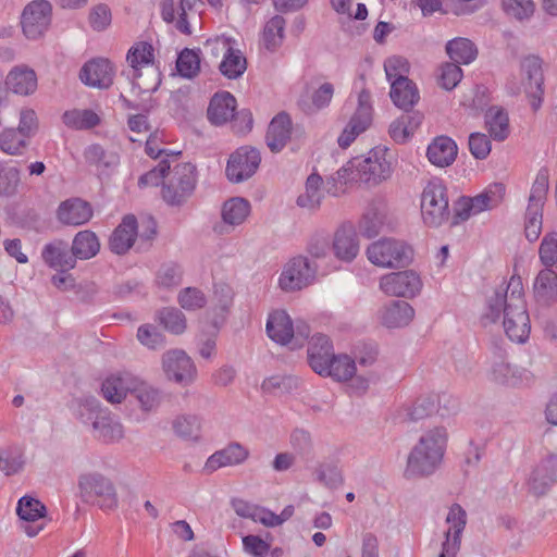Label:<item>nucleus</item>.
I'll list each match as a JSON object with an SVG mask.
<instances>
[{
	"mask_svg": "<svg viewBox=\"0 0 557 557\" xmlns=\"http://www.w3.org/2000/svg\"><path fill=\"white\" fill-rule=\"evenodd\" d=\"M485 125L490 136L497 141L505 140L510 133L508 113L500 107H491L486 111Z\"/></svg>",
	"mask_w": 557,
	"mask_h": 557,
	"instance_id": "ea45409f",
	"label": "nucleus"
},
{
	"mask_svg": "<svg viewBox=\"0 0 557 557\" xmlns=\"http://www.w3.org/2000/svg\"><path fill=\"white\" fill-rule=\"evenodd\" d=\"M153 47L149 42H136L127 52L126 61L134 72L141 71L145 66L153 64Z\"/></svg>",
	"mask_w": 557,
	"mask_h": 557,
	"instance_id": "09e8293b",
	"label": "nucleus"
},
{
	"mask_svg": "<svg viewBox=\"0 0 557 557\" xmlns=\"http://www.w3.org/2000/svg\"><path fill=\"white\" fill-rule=\"evenodd\" d=\"M180 306L187 311H196L207 304L205 294L196 287L183 288L177 295Z\"/></svg>",
	"mask_w": 557,
	"mask_h": 557,
	"instance_id": "774afa93",
	"label": "nucleus"
},
{
	"mask_svg": "<svg viewBox=\"0 0 557 557\" xmlns=\"http://www.w3.org/2000/svg\"><path fill=\"white\" fill-rule=\"evenodd\" d=\"M52 7L46 0H35L28 3L22 13L21 24L28 39L41 37L51 22Z\"/></svg>",
	"mask_w": 557,
	"mask_h": 557,
	"instance_id": "4468645a",
	"label": "nucleus"
},
{
	"mask_svg": "<svg viewBox=\"0 0 557 557\" xmlns=\"http://www.w3.org/2000/svg\"><path fill=\"white\" fill-rule=\"evenodd\" d=\"M414 310L406 301L395 300L383 306L379 311L381 323L388 329L404 327L413 319Z\"/></svg>",
	"mask_w": 557,
	"mask_h": 557,
	"instance_id": "c756f323",
	"label": "nucleus"
},
{
	"mask_svg": "<svg viewBox=\"0 0 557 557\" xmlns=\"http://www.w3.org/2000/svg\"><path fill=\"white\" fill-rule=\"evenodd\" d=\"M25 465L24 451L20 446H10L0 450V470L5 475L21 472Z\"/></svg>",
	"mask_w": 557,
	"mask_h": 557,
	"instance_id": "864d4df0",
	"label": "nucleus"
},
{
	"mask_svg": "<svg viewBox=\"0 0 557 557\" xmlns=\"http://www.w3.org/2000/svg\"><path fill=\"white\" fill-rule=\"evenodd\" d=\"M447 438L444 426L424 432L407 457L405 478H425L435 473L443 461Z\"/></svg>",
	"mask_w": 557,
	"mask_h": 557,
	"instance_id": "f03ea898",
	"label": "nucleus"
},
{
	"mask_svg": "<svg viewBox=\"0 0 557 557\" xmlns=\"http://www.w3.org/2000/svg\"><path fill=\"white\" fill-rule=\"evenodd\" d=\"M138 377L129 372H117L109 375L101 385L103 397L111 404H121L127 394L134 392Z\"/></svg>",
	"mask_w": 557,
	"mask_h": 557,
	"instance_id": "5701e85b",
	"label": "nucleus"
},
{
	"mask_svg": "<svg viewBox=\"0 0 557 557\" xmlns=\"http://www.w3.org/2000/svg\"><path fill=\"white\" fill-rule=\"evenodd\" d=\"M457 408L456 399L450 396L429 395L418 398L408 409L407 416L410 421L417 422L434 413L445 417L455 412Z\"/></svg>",
	"mask_w": 557,
	"mask_h": 557,
	"instance_id": "aec40b11",
	"label": "nucleus"
},
{
	"mask_svg": "<svg viewBox=\"0 0 557 557\" xmlns=\"http://www.w3.org/2000/svg\"><path fill=\"white\" fill-rule=\"evenodd\" d=\"M63 123L75 129H89L100 123V117L92 110H70L62 116Z\"/></svg>",
	"mask_w": 557,
	"mask_h": 557,
	"instance_id": "603ef678",
	"label": "nucleus"
},
{
	"mask_svg": "<svg viewBox=\"0 0 557 557\" xmlns=\"http://www.w3.org/2000/svg\"><path fill=\"white\" fill-rule=\"evenodd\" d=\"M71 249L77 259L88 260L99 252L100 242L94 232L81 231L74 236Z\"/></svg>",
	"mask_w": 557,
	"mask_h": 557,
	"instance_id": "37998d69",
	"label": "nucleus"
},
{
	"mask_svg": "<svg viewBox=\"0 0 557 557\" xmlns=\"http://www.w3.org/2000/svg\"><path fill=\"white\" fill-rule=\"evenodd\" d=\"M44 261L59 272H67L75 268L76 256L66 242L58 239L47 244L41 252Z\"/></svg>",
	"mask_w": 557,
	"mask_h": 557,
	"instance_id": "393cba45",
	"label": "nucleus"
},
{
	"mask_svg": "<svg viewBox=\"0 0 557 557\" xmlns=\"http://www.w3.org/2000/svg\"><path fill=\"white\" fill-rule=\"evenodd\" d=\"M421 215L425 225L438 227L450 216L447 188L440 180L430 181L421 195Z\"/></svg>",
	"mask_w": 557,
	"mask_h": 557,
	"instance_id": "39448f33",
	"label": "nucleus"
},
{
	"mask_svg": "<svg viewBox=\"0 0 557 557\" xmlns=\"http://www.w3.org/2000/svg\"><path fill=\"white\" fill-rule=\"evenodd\" d=\"M293 129L295 132L299 131L302 134V129L299 126L293 128L292 119L288 113L281 112L276 114L270 122L265 135L269 149L272 152H280L286 146Z\"/></svg>",
	"mask_w": 557,
	"mask_h": 557,
	"instance_id": "b1692460",
	"label": "nucleus"
},
{
	"mask_svg": "<svg viewBox=\"0 0 557 557\" xmlns=\"http://www.w3.org/2000/svg\"><path fill=\"white\" fill-rule=\"evenodd\" d=\"M334 255L342 261L354 260L359 252V244L352 230L339 228L336 231L332 245Z\"/></svg>",
	"mask_w": 557,
	"mask_h": 557,
	"instance_id": "58836bf2",
	"label": "nucleus"
},
{
	"mask_svg": "<svg viewBox=\"0 0 557 557\" xmlns=\"http://www.w3.org/2000/svg\"><path fill=\"white\" fill-rule=\"evenodd\" d=\"M446 522L449 524L445 532V540L442 543V550L438 557H457L461 546V534L467 524V513L465 509L454 504L448 511Z\"/></svg>",
	"mask_w": 557,
	"mask_h": 557,
	"instance_id": "412c9836",
	"label": "nucleus"
},
{
	"mask_svg": "<svg viewBox=\"0 0 557 557\" xmlns=\"http://www.w3.org/2000/svg\"><path fill=\"white\" fill-rule=\"evenodd\" d=\"M157 320L172 334L180 335L186 330L185 314L175 307H166L157 312Z\"/></svg>",
	"mask_w": 557,
	"mask_h": 557,
	"instance_id": "3c124183",
	"label": "nucleus"
},
{
	"mask_svg": "<svg viewBox=\"0 0 557 557\" xmlns=\"http://www.w3.org/2000/svg\"><path fill=\"white\" fill-rule=\"evenodd\" d=\"M72 409L75 417L86 425H92L95 420L104 412L100 401L94 396H83L72 401Z\"/></svg>",
	"mask_w": 557,
	"mask_h": 557,
	"instance_id": "79ce46f5",
	"label": "nucleus"
},
{
	"mask_svg": "<svg viewBox=\"0 0 557 557\" xmlns=\"http://www.w3.org/2000/svg\"><path fill=\"white\" fill-rule=\"evenodd\" d=\"M548 191V172L539 171L529 196V203L524 219V233L529 242L539 239L543 225V206Z\"/></svg>",
	"mask_w": 557,
	"mask_h": 557,
	"instance_id": "0eeeda50",
	"label": "nucleus"
},
{
	"mask_svg": "<svg viewBox=\"0 0 557 557\" xmlns=\"http://www.w3.org/2000/svg\"><path fill=\"white\" fill-rule=\"evenodd\" d=\"M323 178L318 173H311L305 184V190L296 200L298 207L308 211H315L320 208L324 198V189L322 188Z\"/></svg>",
	"mask_w": 557,
	"mask_h": 557,
	"instance_id": "4c0bfd02",
	"label": "nucleus"
},
{
	"mask_svg": "<svg viewBox=\"0 0 557 557\" xmlns=\"http://www.w3.org/2000/svg\"><path fill=\"white\" fill-rule=\"evenodd\" d=\"M140 227L141 231L135 215H125L109 238L110 250L116 255H124L133 247L137 236L148 242L157 233L156 221L150 216L141 221Z\"/></svg>",
	"mask_w": 557,
	"mask_h": 557,
	"instance_id": "20e7f679",
	"label": "nucleus"
},
{
	"mask_svg": "<svg viewBox=\"0 0 557 557\" xmlns=\"http://www.w3.org/2000/svg\"><path fill=\"white\" fill-rule=\"evenodd\" d=\"M138 342L148 349H161L165 346L164 334L153 324H143L137 330Z\"/></svg>",
	"mask_w": 557,
	"mask_h": 557,
	"instance_id": "680f3d73",
	"label": "nucleus"
},
{
	"mask_svg": "<svg viewBox=\"0 0 557 557\" xmlns=\"http://www.w3.org/2000/svg\"><path fill=\"white\" fill-rule=\"evenodd\" d=\"M261 162L259 150L240 147L231 154L226 165V176L231 182L240 183L251 177Z\"/></svg>",
	"mask_w": 557,
	"mask_h": 557,
	"instance_id": "f3484780",
	"label": "nucleus"
},
{
	"mask_svg": "<svg viewBox=\"0 0 557 557\" xmlns=\"http://www.w3.org/2000/svg\"><path fill=\"white\" fill-rule=\"evenodd\" d=\"M267 333L275 343L287 344L294 337V326L289 315L283 310L272 312L267 321Z\"/></svg>",
	"mask_w": 557,
	"mask_h": 557,
	"instance_id": "e433bc0d",
	"label": "nucleus"
},
{
	"mask_svg": "<svg viewBox=\"0 0 557 557\" xmlns=\"http://www.w3.org/2000/svg\"><path fill=\"white\" fill-rule=\"evenodd\" d=\"M176 69L185 78L195 77L200 71V57L191 49L185 48L177 57Z\"/></svg>",
	"mask_w": 557,
	"mask_h": 557,
	"instance_id": "052dcab7",
	"label": "nucleus"
},
{
	"mask_svg": "<svg viewBox=\"0 0 557 557\" xmlns=\"http://www.w3.org/2000/svg\"><path fill=\"white\" fill-rule=\"evenodd\" d=\"M78 487L85 499H97L102 509H114L117 506V495L112 481L98 472L79 476Z\"/></svg>",
	"mask_w": 557,
	"mask_h": 557,
	"instance_id": "9d476101",
	"label": "nucleus"
},
{
	"mask_svg": "<svg viewBox=\"0 0 557 557\" xmlns=\"http://www.w3.org/2000/svg\"><path fill=\"white\" fill-rule=\"evenodd\" d=\"M315 272V267L309 262L308 258L298 256L286 263L281 273L278 284L283 290H298L313 282Z\"/></svg>",
	"mask_w": 557,
	"mask_h": 557,
	"instance_id": "2eb2a0df",
	"label": "nucleus"
},
{
	"mask_svg": "<svg viewBox=\"0 0 557 557\" xmlns=\"http://www.w3.org/2000/svg\"><path fill=\"white\" fill-rule=\"evenodd\" d=\"M84 157L89 164L98 168H111L119 163V154L113 151H107L100 145H90L85 149Z\"/></svg>",
	"mask_w": 557,
	"mask_h": 557,
	"instance_id": "4d7b16f0",
	"label": "nucleus"
},
{
	"mask_svg": "<svg viewBox=\"0 0 557 557\" xmlns=\"http://www.w3.org/2000/svg\"><path fill=\"white\" fill-rule=\"evenodd\" d=\"M367 256L369 261L377 267L403 268L411 262L413 251L403 240L383 238L368 247Z\"/></svg>",
	"mask_w": 557,
	"mask_h": 557,
	"instance_id": "6e6552de",
	"label": "nucleus"
},
{
	"mask_svg": "<svg viewBox=\"0 0 557 557\" xmlns=\"http://www.w3.org/2000/svg\"><path fill=\"white\" fill-rule=\"evenodd\" d=\"M92 213L90 203L81 198L67 199L58 208V219L65 225H83L92 218Z\"/></svg>",
	"mask_w": 557,
	"mask_h": 557,
	"instance_id": "cd10ccee",
	"label": "nucleus"
},
{
	"mask_svg": "<svg viewBox=\"0 0 557 557\" xmlns=\"http://www.w3.org/2000/svg\"><path fill=\"white\" fill-rule=\"evenodd\" d=\"M247 69V61L242 51L235 46L224 55L219 64V70L225 77L236 79L240 77Z\"/></svg>",
	"mask_w": 557,
	"mask_h": 557,
	"instance_id": "de8ad7c7",
	"label": "nucleus"
},
{
	"mask_svg": "<svg viewBox=\"0 0 557 557\" xmlns=\"http://www.w3.org/2000/svg\"><path fill=\"white\" fill-rule=\"evenodd\" d=\"M249 457V450L235 442L212 454L205 463V471L212 473L223 467L237 466Z\"/></svg>",
	"mask_w": 557,
	"mask_h": 557,
	"instance_id": "bb28decb",
	"label": "nucleus"
},
{
	"mask_svg": "<svg viewBox=\"0 0 557 557\" xmlns=\"http://www.w3.org/2000/svg\"><path fill=\"white\" fill-rule=\"evenodd\" d=\"M357 159L356 157L349 160L345 165H343L335 175H332L326 182V191L333 196H337L339 194V189L337 187V183L341 185H345L349 182H361V177H359V171L357 169Z\"/></svg>",
	"mask_w": 557,
	"mask_h": 557,
	"instance_id": "8fccbe9b",
	"label": "nucleus"
},
{
	"mask_svg": "<svg viewBox=\"0 0 557 557\" xmlns=\"http://www.w3.org/2000/svg\"><path fill=\"white\" fill-rule=\"evenodd\" d=\"M200 419L195 414H182L174 419V432L186 440H197L200 433Z\"/></svg>",
	"mask_w": 557,
	"mask_h": 557,
	"instance_id": "13d9d810",
	"label": "nucleus"
},
{
	"mask_svg": "<svg viewBox=\"0 0 557 557\" xmlns=\"http://www.w3.org/2000/svg\"><path fill=\"white\" fill-rule=\"evenodd\" d=\"M384 71L387 81L391 83L389 96L397 98L399 90L410 87L407 76L410 64L407 59L398 55L387 58L384 62Z\"/></svg>",
	"mask_w": 557,
	"mask_h": 557,
	"instance_id": "7c9ffc66",
	"label": "nucleus"
},
{
	"mask_svg": "<svg viewBox=\"0 0 557 557\" xmlns=\"http://www.w3.org/2000/svg\"><path fill=\"white\" fill-rule=\"evenodd\" d=\"M95 438L104 443H112L123 437L124 431L119 419L108 409L91 425Z\"/></svg>",
	"mask_w": 557,
	"mask_h": 557,
	"instance_id": "c9c22d12",
	"label": "nucleus"
},
{
	"mask_svg": "<svg viewBox=\"0 0 557 557\" xmlns=\"http://www.w3.org/2000/svg\"><path fill=\"white\" fill-rule=\"evenodd\" d=\"M133 394H135L141 409L145 411L154 410L161 403L160 392L139 379Z\"/></svg>",
	"mask_w": 557,
	"mask_h": 557,
	"instance_id": "0e129e2a",
	"label": "nucleus"
},
{
	"mask_svg": "<svg viewBox=\"0 0 557 557\" xmlns=\"http://www.w3.org/2000/svg\"><path fill=\"white\" fill-rule=\"evenodd\" d=\"M7 87L14 94L27 96L37 88V76L34 70L20 65L12 69L5 78Z\"/></svg>",
	"mask_w": 557,
	"mask_h": 557,
	"instance_id": "f704fd0d",
	"label": "nucleus"
},
{
	"mask_svg": "<svg viewBox=\"0 0 557 557\" xmlns=\"http://www.w3.org/2000/svg\"><path fill=\"white\" fill-rule=\"evenodd\" d=\"M505 186L502 183L490 185L481 194L469 198L475 214L496 208L504 199Z\"/></svg>",
	"mask_w": 557,
	"mask_h": 557,
	"instance_id": "a18cd8bd",
	"label": "nucleus"
},
{
	"mask_svg": "<svg viewBox=\"0 0 557 557\" xmlns=\"http://www.w3.org/2000/svg\"><path fill=\"white\" fill-rule=\"evenodd\" d=\"M372 122L371 95L368 90H362L358 97V108L350 121L339 135L337 143L339 147L347 148L363 133Z\"/></svg>",
	"mask_w": 557,
	"mask_h": 557,
	"instance_id": "dca6fc26",
	"label": "nucleus"
},
{
	"mask_svg": "<svg viewBox=\"0 0 557 557\" xmlns=\"http://www.w3.org/2000/svg\"><path fill=\"white\" fill-rule=\"evenodd\" d=\"M197 185L196 166L190 162L177 163L163 181L162 198L170 206H182Z\"/></svg>",
	"mask_w": 557,
	"mask_h": 557,
	"instance_id": "7ed1b4c3",
	"label": "nucleus"
},
{
	"mask_svg": "<svg viewBox=\"0 0 557 557\" xmlns=\"http://www.w3.org/2000/svg\"><path fill=\"white\" fill-rule=\"evenodd\" d=\"M20 184L17 168L0 163V196L11 197L16 194Z\"/></svg>",
	"mask_w": 557,
	"mask_h": 557,
	"instance_id": "69168bd1",
	"label": "nucleus"
},
{
	"mask_svg": "<svg viewBox=\"0 0 557 557\" xmlns=\"http://www.w3.org/2000/svg\"><path fill=\"white\" fill-rule=\"evenodd\" d=\"M535 296L542 301H549L557 296V272L552 268L541 270L534 282Z\"/></svg>",
	"mask_w": 557,
	"mask_h": 557,
	"instance_id": "49530a36",
	"label": "nucleus"
},
{
	"mask_svg": "<svg viewBox=\"0 0 557 557\" xmlns=\"http://www.w3.org/2000/svg\"><path fill=\"white\" fill-rule=\"evenodd\" d=\"M503 315L507 336L516 343H524L530 334V318L524 300L521 277L512 275L506 287L496 288L487 296L484 322L494 323Z\"/></svg>",
	"mask_w": 557,
	"mask_h": 557,
	"instance_id": "f257e3e1",
	"label": "nucleus"
},
{
	"mask_svg": "<svg viewBox=\"0 0 557 557\" xmlns=\"http://www.w3.org/2000/svg\"><path fill=\"white\" fill-rule=\"evenodd\" d=\"M326 371L322 372V376H331L334 381L346 382L356 374V361L348 355H334L326 364Z\"/></svg>",
	"mask_w": 557,
	"mask_h": 557,
	"instance_id": "a19ab883",
	"label": "nucleus"
},
{
	"mask_svg": "<svg viewBox=\"0 0 557 557\" xmlns=\"http://www.w3.org/2000/svg\"><path fill=\"white\" fill-rule=\"evenodd\" d=\"M133 79V86L140 92H153L161 84V73L156 65H148L141 71L134 72Z\"/></svg>",
	"mask_w": 557,
	"mask_h": 557,
	"instance_id": "5fc2aeb1",
	"label": "nucleus"
},
{
	"mask_svg": "<svg viewBox=\"0 0 557 557\" xmlns=\"http://www.w3.org/2000/svg\"><path fill=\"white\" fill-rule=\"evenodd\" d=\"M161 363L166 379L181 385H189L197 377L193 359L182 349L166 350L162 355Z\"/></svg>",
	"mask_w": 557,
	"mask_h": 557,
	"instance_id": "f8f14e48",
	"label": "nucleus"
},
{
	"mask_svg": "<svg viewBox=\"0 0 557 557\" xmlns=\"http://www.w3.org/2000/svg\"><path fill=\"white\" fill-rule=\"evenodd\" d=\"M45 512V505L30 496H23L17 503L16 513L24 521H36L42 518Z\"/></svg>",
	"mask_w": 557,
	"mask_h": 557,
	"instance_id": "e2e57ef3",
	"label": "nucleus"
},
{
	"mask_svg": "<svg viewBox=\"0 0 557 557\" xmlns=\"http://www.w3.org/2000/svg\"><path fill=\"white\" fill-rule=\"evenodd\" d=\"M250 213V203L248 200L235 197L226 200L222 207V221L223 224L215 230L220 234H227L231 228L240 225L245 222Z\"/></svg>",
	"mask_w": 557,
	"mask_h": 557,
	"instance_id": "c85d7f7f",
	"label": "nucleus"
},
{
	"mask_svg": "<svg viewBox=\"0 0 557 557\" xmlns=\"http://www.w3.org/2000/svg\"><path fill=\"white\" fill-rule=\"evenodd\" d=\"M236 106V99L232 94L227 91L215 94L207 112L209 121L214 125L225 124L235 116Z\"/></svg>",
	"mask_w": 557,
	"mask_h": 557,
	"instance_id": "473e14b6",
	"label": "nucleus"
},
{
	"mask_svg": "<svg viewBox=\"0 0 557 557\" xmlns=\"http://www.w3.org/2000/svg\"><path fill=\"white\" fill-rule=\"evenodd\" d=\"M37 116L34 110L24 109L20 113L18 127L5 128L0 134V149L8 154H20L27 145V139L37 129Z\"/></svg>",
	"mask_w": 557,
	"mask_h": 557,
	"instance_id": "9b49d317",
	"label": "nucleus"
},
{
	"mask_svg": "<svg viewBox=\"0 0 557 557\" xmlns=\"http://www.w3.org/2000/svg\"><path fill=\"white\" fill-rule=\"evenodd\" d=\"M232 507L237 516L260 522L265 527H277L288 520L294 513L292 505L286 506L280 515H275L271 510L258 505L248 503L244 499H233Z\"/></svg>",
	"mask_w": 557,
	"mask_h": 557,
	"instance_id": "6ab92c4d",
	"label": "nucleus"
},
{
	"mask_svg": "<svg viewBox=\"0 0 557 557\" xmlns=\"http://www.w3.org/2000/svg\"><path fill=\"white\" fill-rule=\"evenodd\" d=\"M543 61L537 55H527L521 60L520 71L524 91L531 99V107L536 111L542 106L544 95Z\"/></svg>",
	"mask_w": 557,
	"mask_h": 557,
	"instance_id": "ddd939ff",
	"label": "nucleus"
},
{
	"mask_svg": "<svg viewBox=\"0 0 557 557\" xmlns=\"http://www.w3.org/2000/svg\"><path fill=\"white\" fill-rule=\"evenodd\" d=\"M333 354V345L327 336L323 334L312 336L308 347V361L315 373L321 375L326 371V364Z\"/></svg>",
	"mask_w": 557,
	"mask_h": 557,
	"instance_id": "2f4dec72",
	"label": "nucleus"
},
{
	"mask_svg": "<svg viewBox=\"0 0 557 557\" xmlns=\"http://www.w3.org/2000/svg\"><path fill=\"white\" fill-rule=\"evenodd\" d=\"M458 153L456 143L447 136H438L429 145L426 156L429 161L438 166L450 165Z\"/></svg>",
	"mask_w": 557,
	"mask_h": 557,
	"instance_id": "72a5a7b5",
	"label": "nucleus"
},
{
	"mask_svg": "<svg viewBox=\"0 0 557 557\" xmlns=\"http://www.w3.org/2000/svg\"><path fill=\"white\" fill-rule=\"evenodd\" d=\"M356 159L359 177L364 184L380 185L389 180L393 174L391 154L386 147H374L366 156L356 157Z\"/></svg>",
	"mask_w": 557,
	"mask_h": 557,
	"instance_id": "1a4fd4ad",
	"label": "nucleus"
},
{
	"mask_svg": "<svg viewBox=\"0 0 557 557\" xmlns=\"http://www.w3.org/2000/svg\"><path fill=\"white\" fill-rule=\"evenodd\" d=\"M380 288L389 296L411 298L420 293L422 282L414 271L406 270L382 276Z\"/></svg>",
	"mask_w": 557,
	"mask_h": 557,
	"instance_id": "a211bd4d",
	"label": "nucleus"
},
{
	"mask_svg": "<svg viewBox=\"0 0 557 557\" xmlns=\"http://www.w3.org/2000/svg\"><path fill=\"white\" fill-rule=\"evenodd\" d=\"M486 375L493 384L507 387L529 386L534 382L533 373L527 368L511 364L502 349L494 351Z\"/></svg>",
	"mask_w": 557,
	"mask_h": 557,
	"instance_id": "423d86ee",
	"label": "nucleus"
},
{
	"mask_svg": "<svg viewBox=\"0 0 557 557\" xmlns=\"http://www.w3.org/2000/svg\"><path fill=\"white\" fill-rule=\"evenodd\" d=\"M285 20L281 15L273 16L267 24L263 30V40L267 49L274 50L283 41L284 38Z\"/></svg>",
	"mask_w": 557,
	"mask_h": 557,
	"instance_id": "bf43d9fd",
	"label": "nucleus"
},
{
	"mask_svg": "<svg viewBox=\"0 0 557 557\" xmlns=\"http://www.w3.org/2000/svg\"><path fill=\"white\" fill-rule=\"evenodd\" d=\"M539 258L546 268H557V232L545 234L539 248Z\"/></svg>",
	"mask_w": 557,
	"mask_h": 557,
	"instance_id": "338daca9",
	"label": "nucleus"
},
{
	"mask_svg": "<svg viewBox=\"0 0 557 557\" xmlns=\"http://www.w3.org/2000/svg\"><path fill=\"white\" fill-rule=\"evenodd\" d=\"M446 52L453 63L457 65L471 63L478 54L474 44L462 37L449 40L446 44Z\"/></svg>",
	"mask_w": 557,
	"mask_h": 557,
	"instance_id": "c03bdc74",
	"label": "nucleus"
},
{
	"mask_svg": "<svg viewBox=\"0 0 557 557\" xmlns=\"http://www.w3.org/2000/svg\"><path fill=\"white\" fill-rule=\"evenodd\" d=\"M557 484V454L546 455L533 469L529 491L536 497L546 495Z\"/></svg>",
	"mask_w": 557,
	"mask_h": 557,
	"instance_id": "4be33fe9",
	"label": "nucleus"
},
{
	"mask_svg": "<svg viewBox=\"0 0 557 557\" xmlns=\"http://www.w3.org/2000/svg\"><path fill=\"white\" fill-rule=\"evenodd\" d=\"M386 218V213L382 210L376 208L368 210L359 223L360 233L368 238L375 237L383 230Z\"/></svg>",
	"mask_w": 557,
	"mask_h": 557,
	"instance_id": "6e6d98bb",
	"label": "nucleus"
},
{
	"mask_svg": "<svg viewBox=\"0 0 557 557\" xmlns=\"http://www.w3.org/2000/svg\"><path fill=\"white\" fill-rule=\"evenodd\" d=\"M114 70L108 59H95L81 70V79L90 87L109 88L113 83Z\"/></svg>",
	"mask_w": 557,
	"mask_h": 557,
	"instance_id": "a878e982",
	"label": "nucleus"
}]
</instances>
